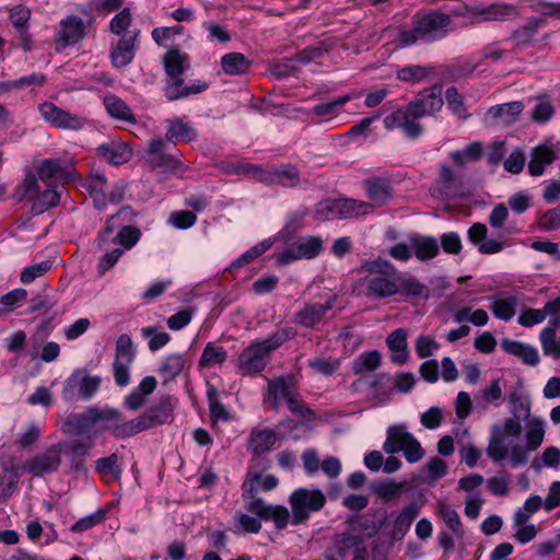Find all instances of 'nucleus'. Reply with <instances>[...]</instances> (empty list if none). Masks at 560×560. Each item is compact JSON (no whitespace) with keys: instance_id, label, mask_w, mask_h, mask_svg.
<instances>
[{"instance_id":"nucleus-18","label":"nucleus","mask_w":560,"mask_h":560,"mask_svg":"<svg viewBox=\"0 0 560 560\" xmlns=\"http://www.w3.org/2000/svg\"><path fill=\"white\" fill-rule=\"evenodd\" d=\"M61 463V450L57 444L48 447L44 453L30 460L27 470L35 477L57 471Z\"/></svg>"},{"instance_id":"nucleus-31","label":"nucleus","mask_w":560,"mask_h":560,"mask_svg":"<svg viewBox=\"0 0 560 560\" xmlns=\"http://www.w3.org/2000/svg\"><path fill=\"white\" fill-rule=\"evenodd\" d=\"M411 436L404 424L389 427L383 445L384 452L389 455L402 452Z\"/></svg>"},{"instance_id":"nucleus-48","label":"nucleus","mask_w":560,"mask_h":560,"mask_svg":"<svg viewBox=\"0 0 560 560\" xmlns=\"http://www.w3.org/2000/svg\"><path fill=\"white\" fill-rule=\"evenodd\" d=\"M120 460L121 457L117 453L98 458L95 460V471L102 476L110 475L115 480H119L122 475Z\"/></svg>"},{"instance_id":"nucleus-28","label":"nucleus","mask_w":560,"mask_h":560,"mask_svg":"<svg viewBox=\"0 0 560 560\" xmlns=\"http://www.w3.org/2000/svg\"><path fill=\"white\" fill-rule=\"evenodd\" d=\"M332 546L329 548L332 550L339 558H345L350 555V552H359L362 550V545L364 540L362 536L351 534L349 532L340 533L334 536Z\"/></svg>"},{"instance_id":"nucleus-5","label":"nucleus","mask_w":560,"mask_h":560,"mask_svg":"<svg viewBox=\"0 0 560 560\" xmlns=\"http://www.w3.org/2000/svg\"><path fill=\"white\" fill-rule=\"evenodd\" d=\"M361 270L371 275L364 279L368 298L381 300L397 294V268L390 261L383 258L366 260Z\"/></svg>"},{"instance_id":"nucleus-9","label":"nucleus","mask_w":560,"mask_h":560,"mask_svg":"<svg viewBox=\"0 0 560 560\" xmlns=\"http://www.w3.org/2000/svg\"><path fill=\"white\" fill-rule=\"evenodd\" d=\"M100 376H91L86 370H75L66 381L62 388V398L67 401H73L79 398L88 400L98 390L101 385Z\"/></svg>"},{"instance_id":"nucleus-44","label":"nucleus","mask_w":560,"mask_h":560,"mask_svg":"<svg viewBox=\"0 0 560 560\" xmlns=\"http://www.w3.org/2000/svg\"><path fill=\"white\" fill-rule=\"evenodd\" d=\"M32 199L31 211L34 215H37L56 207L60 202V194L56 189L47 188L42 192H37Z\"/></svg>"},{"instance_id":"nucleus-47","label":"nucleus","mask_w":560,"mask_h":560,"mask_svg":"<svg viewBox=\"0 0 560 560\" xmlns=\"http://www.w3.org/2000/svg\"><path fill=\"white\" fill-rule=\"evenodd\" d=\"M276 441V433L271 429L253 432L250 436V451L254 455H262L275 445Z\"/></svg>"},{"instance_id":"nucleus-54","label":"nucleus","mask_w":560,"mask_h":560,"mask_svg":"<svg viewBox=\"0 0 560 560\" xmlns=\"http://www.w3.org/2000/svg\"><path fill=\"white\" fill-rule=\"evenodd\" d=\"M207 398L209 402L210 418L212 421H229L231 418L228 409L221 404L219 394L215 387L210 386L207 390Z\"/></svg>"},{"instance_id":"nucleus-35","label":"nucleus","mask_w":560,"mask_h":560,"mask_svg":"<svg viewBox=\"0 0 560 560\" xmlns=\"http://www.w3.org/2000/svg\"><path fill=\"white\" fill-rule=\"evenodd\" d=\"M97 153L105 161L114 165L128 162L131 158V150L124 143H103L97 148Z\"/></svg>"},{"instance_id":"nucleus-56","label":"nucleus","mask_w":560,"mask_h":560,"mask_svg":"<svg viewBox=\"0 0 560 560\" xmlns=\"http://www.w3.org/2000/svg\"><path fill=\"white\" fill-rule=\"evenodd\" d=\"M545 429L541 419H534L528 424L526 432V446L529 451H536L544 442Z\"/></svg>"},{"instance_id":"nucleus-40","label":"nucleus","mask_w":560,"mask_h":560,"mask_svg":"<svg viewBox=\"0 0 560 560\" xmlns=\"http://www.w3.org/2000/svg\"><path fill=\"white\" fill-rule=\"evenodd\" d=\"M296 393L293 375L280 376L268 381L267 395L277 396L285 401Z\"/></svg>"},{"instance_id":"nucleus-64","label":"nucleus","mask_w":560,"mask_h":560,"mask_svg":"<svg viewBox=\"0 0 560 560\" xmlns=\"http://www.w3.org/2000/svg\"><path fill=\"white\" fill-rule=\"evenodd\" d=\"M141 331H142L143 337H151V339L149 340V343H148L149 349L151 351L160 350L165 345H167L171 339V337L167 332H165V331L158 332V329L154 326L143 327Z\"/></svg>"},{"instance_id":"nucleus-10","label":"nucleus","mask_w":560,"mask_h":560,"mask_svg":"<svg viewBox=\"0 0 560 560\" xmlns=\"http://www.w3.org/2000/svg\"><path fill=\"white\" fill-rule=\"evenodd\" d=\"M324 249L323 240L319 236L302 235L288 246L278 256L281 264H290L299 259H313Z\"/></svg>"},{"instance_id":"nucleus-61","label":"nucleus","mask_w":560,"mask_h":560,"mask_svg":"<svg viewBox=\"0 0 560 560\" xmlns=\"http://www.w3.org/2000/svg\"><path fill=\"white\" fill-rule=\"evenodd\" d=\"M439 514L446 526L456 535L462 536V522L458 513L445 503L439 505Z\"/></svg>"},{"instance_id":"nucleus-21","label":"nucleus","mask_w":560,"mask_h":560,"mask_svg":"<svg viewBox=\"0 0 560 560\" xmlns=\"http://www.w3.org/2000/svg\"><path fill=\"white\" fill-rule=\"evenodd\" d=\"M366 196L374 207L386 205L394 196L392 182L386 177H370L363 180Z\"/></svg>"},{"instance_id":"nucleus-6","label":"nucleus","mask_w":560,"mask_h":560,"mask_svg":"<svg viewBox=\"0 0 560 560\" xmlns=\"http://www.w3.org/2000/svg\"><path fill=\"white\" fill-rule=\"evenodd\" d=\"M260 480V474L248 471L246 479L242 483V497L250 499L246 509L259 516L264 521H272L277 529H283L288 526L290 513L283 505L267 504L261 498H257L256 483Z\"/></svg>"},{"instance_id":"nucleus-27","label":"nucleus","mask_w":560,"mask_h":560,"mask_svg":"<svg viewBox=\"0 0 560 560\" xmlns=\"http://www.w3.org/2000/svg\"><path fill=\"white\" fill-rule=\"evenodd\" d=\"M501 347L506 353L520 358L527 365L536 366L539 363L538 350L533 346L504 338Z\"/></svg>"},{"instance_id":"nucleus-52","label":"nucleus","mask_w":560,"mask_h":560,"mask_svg":"<svg viewBox=\"0 0 560 560\" xmlns=\"http://www.w3.org/2000/svg\"><path fill=\"white\" fill-rule=\"evenodd\" d=\"M145 162L151 167L160 168L167 173H177L182 168V163L176 156L164 152L151 158H145Z\"/></svg>"},{"instance_id":"nucleus-43","label":"nucleus","mask_w":560,"mask_h":560,"mask_svg":"<svg viewBox=\"0 0 560 560\" xmlns=\"http://www.w3.org/2000/svg\"><path fill=\"white\" fill-rule=\"evenodd\" d=\"M104 105L110 117L129 122L136 121L130 107L120 97L114 94L106 95L104 97Z\"/></svg>"},{"instance_id":"nucleus-22","label":"nucleus","mask_w":560,"mask_h":560,"mask_svg":"<svg viewBox=\"0 0 560 560\" xmlns=\"http://www.w3.org/2000/svg\"><path fill=\"white\" fill-rule=\"evenodd\" d=\"M37 175L42 180L58 178L63 183L74 182L78 178V173L70 166H62L58 159L43 160L37 167Z\"/></svg>"},{"instance_id":"nucleus-26","label":"nucleus","mask_w":560,"mask_h":560,"mask_svg":"<svg viewBox=\"0 0 560 560\" xmlns=\"http://www.w3.org/2000/svg\"><path fill=\"white\" fill-rule=\"evenodd\" d=\"M397 294L405 298L430 299L429 288L415 277H407L397 270L396 277Z\"/></svg>"},{"instance_id":"nucleus-36","label":"nucleus","mask_w":560,"mask_h":560,"mask_svg":"<svg viewBox=\"0 0 560 560\" xmlns=\"http://www.w3.org/2000/svg\"><path fill=\"white\" fill-rule=\"evenodd\" d=\"M173 406L171 404L170 397L162 398L155 405H152L144 413V418L150 427V429L155 428L158 425H162L167 422L168 418L172 416Z\"/></svg>"},{"instance_id":"nucleus-37","label":"nucleus","mask_w":560,"mask_h":560,"mask_svg":"<svg viewBox=\"0 0 560 560\" xmlns=\"http://www.w3.org/2000/svg\"><path fill=\"white\" fill-rule=\"evenodd\" d=\"M165 138L170 142H191L197 139V131L189 122H184L180 119L170 120V126L166 130Z\"/></svg>"},{"instance_id":"nucleus-39","label":"nucleus","mask_w":560,"mask_h":560,"mask_svg":"<svg viewBox=\"0 0 560 560\" xmlns=\"http://www.w3.org/2000/svg\"><path fill=\"white\" fill-rule=\"evenodd\" d=\"M382 362V354L378 350H370L359 354L352 362V372L355 375H363L376 371Z\"/></svg>"},{"instance_id":"nucleus-1","label":"nucleus","mask_w":560,"mask_h":560,"mask_svg":"<svg viewBox=\"0 0 560 560\" xmlns=\"http://www.w3.org/2000/svg\"><path fill=\"white\" fill-rule=\"evenodd\" d=\"M442 89L439 83L422 89L408 104L386 116L384 127L387 130L401 129L407 138L418 139L423 133L419 119L439 113L444 105Z\"/></svg>"},{"instance_id":"nucleus-34","label":"nucleus","mask_w":560,"mask_h":560,"mask_svg":"<svg viewBox=\"0 0 560 560\" xmlns=\"http://www.w3.org/2000/svg\"><path fill=\"white\" fill-rule=\"evenodd\" d=\"M221 68L225 74L242 75L249 71L252 61L242 52H229L221 57Z\"/></svg>"},{"instance_id":"nucleus-29","label":"nucleus","mask_w":560,"mask_h":560,"mask_svg":"<svg viewBox=\"0 0 560 560\" xmlns=\"http://www.w3.org/2000/svg\"><path fill=\"white\" fill-rule=\"evenodd\" d=\"M386 345L392 351L393 363L402 365L407 362L409 352L407 346V332L402 328L392 331L386 338Z\"/></svg>"},{"instance_id":"nucleus-49","label":"nucleus","mask_w":560,"mask_h":560,"mask_svg":"<svg viewBox=\"0 0 560 560\" xmlns=\"http://www.w3.org/2000/svg\"><path fill=\"white\" fill-rule=\"evenodd\" d=\"M130 223L122 225L113 238V243L120 245L124 250L131 249L141 237V230Z\"/></svg>"},{"instance_id":"nucleus-19","label":"nucleus","mask_w":560,"mask_h":560,"mask_svg":"<svg viewBox=\"0 0 560 560\" xmlns=\"http://www.w3.org/2000/svg\"><path fill=\"white\" fill-rule=\"evenodd\" d=\"M122 420V416L120 420H112L109 424H104L97 432L108 430L114 438L125 440L150 429L143 413L129 421Z\"/></svg>"},{"instance_id":"nucleus-38","label":"nucleus","mask_w":560,"mask_h":560,"mask_svg":"<svg viewBox=\"0 0 560 560\" xmlns=\"http://www.w3.org/2000/svg\"><path fill=\"white\" fill-rule=\"evenodd\" d=\"M84 187L93 198L95 207L100 210L106 207L107 180L104 174H92L85 182Z\"/></svg>"},{"instance_id":"nucleus-60","label":"nucleus","mask_w":560,"mask_h":560,"mask_svg":"<svg viewBox=\"0 0 560 560\" xmlns=\"http://www.w3.org/2000/svg\"><path fill=\"white\" fill-rule=\"evenodd\" d=\"M105 516H106V511L100 509V510L95 511L93 514L84 516V517L80 518L79 521H77L70 527V530L72 533L86 532V530L93 528L94 526L101 524L105 520Z\"/></svg>"},{"instance_id":"nucleus-20","label":"nucleus","mask_w":560,"mask_h":560,"mask_svg":"<svg viewBox=\"0 0 560 560\" xmlns=\"http://www.w3.org/2000/svg\"><path fill=\"white\" fill-rule=\"evenodd\" d=\"M137 217L136 211L129 207H122L119 209V211L116 214L110 215L105 226L100 231L98 236L96 238V246L100 250H107L109 245L113 243V233L116 229L119 228V225L116 224V220L121 219L122 222L129 223L132 222V220Z\"/></svg>"},{"instance_id":"nucleus-32","label":"nucleus","mask_w":560,"mask_h":560,"mask_svg":"<svg viewBox=\"0 0 560 560\" xmlns=\"http://www.w3.org/2000/svg\"><path fill=\"white\" fill-rule=\"evenodd\" d=\"M337 207L339 220L365 215L373 212V206L370 202L352 198L337 199Z\"/></svg>"},{"instance_id":"nucleus-63","label":"nucleus","mask_w":560,"mask_h":560,"mask_svg":"<svg viewBox=\"0 0 560 560\" xmlns=\"http://www.w3.org/2000/svg\"><path fill=\"white\" fill-rule=\"evenodd\" d=\"M502 397V389L500 386V378L494 380L489 387L483 388L477 397L478 402L483 406L495 405L499 406V400Z\"/></svg>"},{"instance_id":"nucleus-30","label":"nucleus","mask_w":560,"mask_h":560,"mask_svg":"<svg viewBox=\"0 0 560 560\" xmlns=\"http://www.w3.org/2000/svg\"><path fill=\"white\" fill-rule=\"evenodd\" d=\"M518 303L520 298L517 295H505V293L500 292L493 299L490 310L498 319L509 322L514 317Z\"/></svg>"},{"instance_id":"nucleus-16","label":"nucleus","mask_w":560,"mask_h":560,"mask_svg":"<svg viewBox=\"0 0 560 560\" xmlns=\"http://www.w3.org/2000/svg\"><path fill=\"white\" fill-rule=\"evenodd\" d=\"M261 183L295 188L301 185V173L298 166L291 163L271 166L264 168Z\"/></svg>"},{"instance_id":"nucleus-55","label":"nucleus","mask_w":560,"mask_h":560,"mask_svg":"<svg viewBox=\"0 0 560 560\" xmlns=\"http://www.w3.org/2000/svg\"><path fill=\"white\" fill-rule=\"evenodd\" d=\"M486 21H503L510 16H518L515 7L508 3H493L482 11Z\"/></svg>"},{"instance_id":"nucleus-46","label":"nucleus","mask_w":560,"mask_h":560,"mask_svg":"<svg viewBox=\"0 0 560 560\" xmlns=\"http://www.w3.org/2000/svg\"><path fill=\"white\" fill-rule=\"evenodd\" d=\"M308 213L310 211L306 208H300L290 212L287 217L284 226L280 231L281 238L288 242L298 231L303 229L305 218Z\"/></svg>"},{"instance_id":"nucleus-15","label":"nucleus","mask_w":560,"mask_h":560,"mask_svg":"<svg viewBox=\"0 0 560 560\" xmlns=\"http://www.w3.org/2000/svg\"><path fill=\"white\" fill-rule=\"evenodd\" d=\"M546 25V21L538 16H529L525 20V23L515 28L510 37L509 42L513 44L514 50H523L529 47H534L538 43L539 31Z\"/></svg>"},{"instance_id":"nucleus-33","label":"nucleus","mask_w":560,"mask_h":560,"mask_svg":"<svg viewBox=\"0 0 560 560\" xmlns=\"http://www.w3.org/2000/svg\"><path fill=\"white\" fill-rule=\"evenodd\" d=\"M556 160L553 149L540 145L533 149L528 163V173L532 176H540L544 174L545 167Z\"/></svg>"},{"instance_id":"nucleus-53","label":"nucleus","mask_w":560,"mask_h":560,"mask_svg":"<svg viewBox=\"0 0 560 560\" xmlns=\"http://www.w3.org/2000/svg\"><path fill=\"white\" fill-rule=\"evenodd\" d=\"M540 341L545 355L560 359V338L557 337L555 328H544L540 332Z\"/></svg>"},{"instance_id":"nucleus-57","label":"nucleus","mask_w":560,"mask_h":560,"mask_svg":"<svg viewBox=\"0 0 560 560\" xmlns=\"http://www.w3.org/2000/svg\"><path fill=\"white\" fill-rule=\"evenodd\" d=\"M264 168L265 167L259 164L238 162V163H231L226 168V173L235 174V175H244V176H247L250 178H255L261 183Z\"/></svg>"},{"instance_id":"nucleus-8","label":"nucleus","mask_w":560,"mask_h":560,"mask_svg":"<svg viewBox=\"0 0 560 560\" xmlns=\"http://www.w3.org/2000/svg\"><path fill=\"white\" fill-rule=\"evenodd\" d=\"M292 510V525H300L310 518L311 513L320 511L326 504V495L319 489L298 488L289 497Z\"/></svg>"},{"instance_id":"nucleus-50","label":"nucleus","mask_w":560,"mask_h":560,"mask_svg":"<svg viewBox=\"0 0 560 560\" xmlns=\"http://www.w3.org/2000/svg\"><path fill=\"white\" fill-rule=\"evenodd\" d=\"M228 358V352L223 347L214 346L208 342L203 348L202 354L199 359V366L201 369L210 368L217 364H222Z\"/></svg>"},{"instance_id":"nucleus-51","label":"nucleus","mask_w":560,"mask_h":560,"mask_svg":"<svg viewBox=\"0 0 560 560\" xmlns=\"http://www.w3.org/2000/svg\"><path fill=\"white\" fill-rule=\"evenodd\" d=\"M537 101V104L532 110L530 118L533 121L544 125L552 118L555 114V107L549 100V96L546 94L539 95Z\"/></svg>"},{"instance_id":"nucleus-45","label":"nucleus","mask_w":560,"mask_h":560,"mask_svg":"<svg viewBox=\"0 0 560 560\" xmlns=\"http://www.w3.org/2000/svg\"><path fill=\"white\" fill-rule=\"evenodd\" d=\"M433 72V67L409 65L400 68L396 77L399 81L418 84L424 81Z\"/></svg>"},{"instance_id":"nucleus-58","label":"nucleus","mask_w":560,"mask_h":560,"mask_svg":"<svg viewBox=\"0 0 560 560\" xmlns=\"http://www.w3.org/2000/svg\"><path fill=\"white\" fill-rule=\"evenodd\" d=\"M51 267H52V261L50 259L43 260L40 262L27 266L22 270V272L20 275V280H21V282H23L25 284L31 283L36 278L48 272L51 269Z\"/></svg>"},{"instance_id":"nucleus-7","label":"nucleus","mask_w":560,"mask_h":560,"mask_svg":"<svg viewBox=\"0 0 560 560\" xmlns=\"http://www.w3.org/2000/svg\"><path fill=\"white\" fill-rule=\"evenodd\" d=\"M120 419L121 412L116 408L90 407L84 412H72L67 416L62 424V431L69 435L81 436L90 433L100 421L109 424L112 420Z\"/></svg>"},{"instance_id":"nucleus-14","label":"nucleus","mask_w":560,"mask_h":560,"mask_svg":"<svg viewBox=\"0 0 560 560\" xmlns=\"http://www.w3.org/2000/svg\"><path fill=\"white\" fill-rule=\"evenodd\" d=\"M336 296H330L324 303L306 302L294 314L293 322L304 328L315 329L319 324L327 322V313L334 308Z\"/></svg>"},{"instance_id":"nucleus-24","label":"nucleus","mask_w":560,"mask_h":560,"mask_svg":"<svg viewBox=\"0 0 560 560\" xmlns=\"http://www.w3.org/2000/svg\"><path fill=\"white\" fill-rule=\"evenodd\" d=\"M140 31L133 32L132 35H122L117 46L110 52L112 63L116 68L128 66L135 58V43Z\"/></svg>"},{"instance_id":"nucleus-17","label":"nucleus","mask_w":560,"mask_h":560,"mask_svg":"<svg viewBox=\"0 0 560 560\" xmlns=\"http://www.w3.org/2000/svg\"><path fill=\"white\" fill-rule=\"evenodd\" d=\"M488 228L486 224L476 222L467 231L468 241L475 245L482 255H493L503 250L504 242L500 238H487Z\"/></svg>"},{"instance_id":"nucleus-4","label":"nucleus","mask_w":560,"mask_h":560,"mask_svg":"<svg viewBox=\"0 0 560 560\" xmlns=\"http://www.w3.org/2000/svg\"><path fill=\"white\" fill-rule=\"evenodd\" d=\"M292 337L290 328H281L262 341L252 342L238 355L237 366L243 376L258 374L267 366L270 353Z\"/></svg>"},{"instance_id":"nucleus-41","label":"nucleus","mask_w":560,"mask_h":560,"mask_svg":"<svg viewBox=\"0 0 560 560\" xmlns=\"http://www.w3.org/2000/svg\"><path fill=\"white\" fill-rule=\"evenodd\" d=\"M187 360L182 353H173L167 355L159 368V373L164 382L175 380L185 369Z\"/></svg>"},{"instance_id":"nucleus-25","label":"nucleus","mask_w":560,"mask_h":560,"mask_svg":"<svg viewBox=\"0 0 560 560\" xmlns=\"http://www.w3.org/2000/svg\"><path fill=\"white\" fill-rule=\"evenodd\" d=\"M421 505L417 502H411L405 506L394 521L392 532V542L401 540L409 532L410 526L415 518L419 515Z\"/></svg>"},{"instance_id":"nucleus-12","label":"nucleus","mask_w":560,"mask_h":560,"mask_svg":"<svg viewBox=\"0 0 560 560\" xmlns=\"http://www.w3.org/2000/svg\"><path fill=\"white\" fill-rule=\"evenodd\" d=\"M83 12L90 16L86 24L80 16L74 14H69L60 21V30L56 37V44L58 46L66 48L67 46L74 45L84 38L86 28L94 22V16L91 11L84 10Z\"/></svg>"},{"instance_id":"nucleus-2","label":"nucleus","mask_w":560,"mask_h":560,"mask_svg":"<svg viewBox=\"0 0 560 560\" xmlns=\"http://www.w3.org/2000/svg\"><path fill=\"white\" fill-rule=\"evenodd\" d=\"M167 80L164 86V96L170 102L202 93L209 88L205 81L184 84L183 74L190 67L189 56L177 47L170 48L162 58Z\"/></svg>"},{"instance_id":"nucleus-59","label":"nucleus","mask_w":560,"mask_h":560,"mask_svg":"<svg viewBox=\"0 0 560 560\" xmlns=\"http://www.w3.org/2000/svg\"><path fill=\"white\" fill-rule=\"evenodd\" d=\"M509 398L512 405L511 412L514 417L527 420L530 416V401L523 397L518 392H512Z\"/></svg>"},{"instance_id":"nucleus-13","label":"nucleus","mask_w":560,"mask_h":560,"mask_svg":"<svg viewBox=\"0 0 560 560\" xmlns=\"http://www.w3.org/2000/svg\"><path fill=\"white\" fill-rule=\"evenodd\" d=\"M42 117L58 129L81 130L85 126V118L65 110L51 102H45L38 107Z\"/></svg>"},{"instance_id":"nucleus-62","label":"nucleus","mask_w":560,"mask_h":560,"mask_svg":"<svg viewBox=\"0 0 560 560\" xmlns=\"http://www.w3.org/2000/svg\"><path fill=\"white\" fill-rule=\"evenodd\" d=\"M372 490L375 494H377L384 501H389L393 498L397 497L402 486L395 481H378L372 485Z\"/></svg>"},{"instance_id":"nucleus-11","label":"nucleus","mask_w":560,"mask_h":560,"mask_svg":"<svg viewBox=\"0 0 560 560\" xmlns=\"http://www.w3.org/2000/svg\"><path fill=\"white\" fill-rule=\"evenodd\" d=\"M136 353L130 336L122 334L117 338L115 348V360L113 363L114 378L119 387H125L130 381V365Z\"/></svg>"},{"instance_id":"nucleus-42","label":"nucleus","mask_w":560,"mask_h":560,"mask_svg":"<svg viewBox=\"0 0 560 560\" xmlns=\"http://www.w3.org/2000/svg\"><path fill=\"white\" fill-rule=\"evenodd\" d=\"M524 104L521 101H514L491 106L487 110V116L497 120L499 118H506L505 124H511L516 120L518 115L523 112Z\"/></svg>"},{"instance_id":"nucleus-3","label":"nucleus","mask_w":560,"mask_h":560,"mask_svg":"<svg viewBox=\"0 0 560 560\" xmlns=\"http://www.w3.org/2000/svg\"><path fill=\"white\" fill-rule=\"evenodd\" d=\"M452 19L439 10L417 12L411 18V30H400L398 46L408 47L419 40L431 43L444 38L448 33Z\"/></svg>"},{"instance_id":"nucleus-23","label":"nucleus","mask_w":560,"mask_h":560,"mask_svg":"<svg viewBox=\"0 0 560 560\" xmlns=\"http://www.w3.org/2000/svg\"><path fill=\"white\" fill-rule=\"evenodd\" d=\"M409 242L415 256L420 261H428L440 254V245L433 236L415 233L409 237Z\"/></svg>"}]
</instances>
